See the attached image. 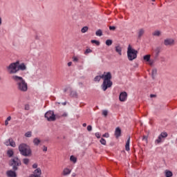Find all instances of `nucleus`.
Segmentation results:
<instances>
[{
    "mask_svg": "<svg viewBox=\"0 0 177 177\" xmlns=\"http://www.w3.org/2000/svg\"><path fill=\"white\" fill-rule=\"evenodd\" d=\"M165 174L166 177H171L174 175L172 171H171L169 170H165Z\"/></svg>",
    "mask_w": 177,
    "mask_h": 177,
    "instance_id": "4be33fe9",
    "label": "nucleus"
},
{
    "mask_svg": "<svg viewBox=\"0 0 177 177\" xmlns=\"http://www.w3.org/2000/svg\"><path fill=\"white\" fill-rule=\"evenodd\" d=\"M2 24V19L0 17V26Z\"/></svg>",
    "mask_w": 177,
    "mask_h": 177,
    "instance_id": "603ef678",
    "label": "nucleus"
},
{
    "mask_svg": "<svg viewBox=\"0 0 177 177\" xmlns=\"http://www.w3.org/2000/svg\"><path fill=\"white\" fill-rule=\"evenodd\" d=\"M62 117H67V113H64L62 115Z\"/></svg>",
    "mask_w": 177,
    "mask_h": 177,
    "instance_id": "8fccbe9b",
    "label": "nucleus"
},
{
    "mask_svg": "<svg viewBox=\"0 0 177 177\" xmlns=\"http://www.w3.org/2000/svg\"><path fill=\"white\" fill-rule=\"evenodd\" d=\"M106 45L107 46H111V45H113V40H111V39H107V40L106 41Z\"/></svg>",
    "mask_w": 177,
    "mask_h": 177,
    "instance_id": "a878e982",
    "label": "nucleus"
},
{
    "mask_svg": "<svg viewBox=\"0 0 177 177\" xmlns=\"http://www.w3.org/2000/svg\"><path fill=\"white\" fill-rule=\"evenodd\" d=\"M10 120H12V117L11 116H8L7 118V119L5 121V125L6 127H8V125H9V121H10Z\"/></svg>",
    "mask_w": 177,
    "mask_h": 177,
    "instance_id": "bb28decb",
    "label": "nucleus"
},
{
    "mask_svg": "<svg viewBox=\"0 0 177 177\" xmlns=\"http://www.w3.org/2000/svg\"><path fill=\"white\" fill-rule=\"evenodd\" d=\"M87 131H88L89 132H91V131H92V126L88 125V126L87 127Z\"/></svg>",
    "mask_w": 177,
    "mask_h": 177,
    "instance_id": "ea45409f",
    "label": "nucleus"
},
{
    "mask_svg": "<svg viewBox=\"0 0 177 177\" xmlns=\"http://www.w3.org/2000/svg\"><path fill=\"white\" fill-rule=\"evenodd\" d=\"M100 142L101 145L106 146V140H104V138H101Z\"/></svg>",
    "mask_w": 177,
    "mask_h": 177,
    "instance_id": "72a5a7b5",
    "label": "nucleus"
},
{
    "mask_svg": "<svg viewBox=\"0 0 177 177\" xmlns=\"http://www.w3.org/2000/svg\"><path fill=\"white\" fill-rule=\"evenodd\" d=\"M127 57L130 62L135 60L138 57V50L132 48L131 45H129L127 48Z\"/></svg>",
    "mask_w": 177,
    "mask_h": 177,
    "instance_id": "20e7f679",
    "label": "nucleus"
},
{
    "mask_svg": "<svg viewBox=\"0 0 177 177\" xmlns=\"http://www.w3.org/2000/svg\"><path fill=\"white\" fill-rule=\"evenodd\" d=\"M91 44H95L97 46H99L100 45V41L97 40H91Z\"/></svg>",
    "mask_w": 177,
    "mask_h": 177,
    "instance_id": "2f4dec72",
    "label": "nucleus"
},
{
    "mask_svg": "<svg viewBox=\"0 0 177 177\" xmlns=\"http://www.w3.org/2000/svg\"><path fill=\"white\" fill-rule=\"evenodd\" d=\"M17 68L18 71H26V70H27V66H26V64L21 63L17 65Z\"/></svg>",
    "mask_w": 177,
    "mask_h": 177,
    "instance_id": "ddd939ff",
    "label": "nucleus"
},
{
    "mask_svg": "<svg viewBox=\"0 0 177 177\" xmlns=\"http://www.w3.org/2000/svg\"><path fill=\"white\" fill-rule=\"evenodd\" d=\"M130 143H131V137H129V138L127 140L126 145H125V150L127 151H129V150H130V148H129Z\"/></svg>",
    "mask_w": 177,
    "mask_h": 177,
    "instance_id": "a211bd4d",
    "label": "nucleus"
},
{
    "mask_svg": "<svg viewBox=\"0 0 177 177\" xmlns=\"http://www.w3.org/2000/svg\"><path fill=\"white\" fill-rule=\"evenodd\" d=\"M95 35H97V37H102V35H103V32L102 30L99 29L95 32Z\"/></svg>",
    "mask_w": 177,
    "mask_h": 177,
    "instance_id": "b1692460",
    "label": "nucleus"
},
{
    "mask_svg": "<svg viewBox=\"0 0 177 177\" xmlns=\"http://www.w3.org/2000/svg\"><path fill=\"white\" fill-rule=\"evenodd\" d=\"M150 97H156V95H153V94H151V95H150Z\"/></svg>",
    "mask_w": 177,
    "mask_h": 177,
    "instance_id": "3c124183",
    "label": "nucleus"
},
{
    "mask_svg": "<svg viewBox=\"0 0 177 177\" xmlns=\"http://www.w3.org/2000/svg\"><path fill=\"white\" fill-rule=\"evenodd\" d=\"M11 79L16 84L17 89H18V91H20V92H27V91L28 90V86L23 77L13 75L11 77Z\"/></svg>",
    "mask_w": 177,
    "mask_h": 177,
    "instance_id": "f03ea898",
    "label": "nucleus"
},
{
    "mask_svg": "<svg viewBox=\"0 0 177 177\" xmlns=\"http://www.w3.org/2000/svg\"><path fill=\"white\" fill-rule=\"evenodd\" d=\"M88 30V26H84L82 28L81 32H82V34H85V32H86Z\"/></svg>",
    "mask_w": 177,
    "mask_h": 177,
    "instance_id": "c85d7f7f",
    "label": "nucleus"
},
{
    "mask_svg": "<svg viewBox=\"0 0 177 177\" xmlns=\"http://www.w3.org/2000/svg\"><path fill=\"white\" fill-rule=\"evenodd\" d=\"M32 168H34L35 169H37L38 168V164H37V163L33 164Z\"/></svg>",
    "mask_w": 177,
    "mask_h": 177,
    "instance_id": "58836bf2",
    "label": "nucleus"
},
{
    "mask_svg": "<svg viewBox=\"0 0 177 177\" xmlns=\"http://www.w3.org/2000/svg\"><path fill=\"white\" fill-rule=\"evenodd\" d=\"M152 35L153 37H161V31L160 30H155L153 33Z\"/></svg>",
    "mask_w": 177,
    "mask_h": 177,
    "instance_id": "412c9836",
    "label": "nucleus"
},
{
    "mask_svg": "<svg viewBox=\"0 0 177 177\" xmlns=\"http://www.w3.org/2000/svg\"><path fill=\"white\" fill-rule=\"evenodd\" d=\"M43 151H48V147H44Z\"/></svg>",
    "mask_w": 177,
    "mask_h": 177,
    "instance_id": "de8ad7c7",
    "label": "nucleus"
},
{
    "mask_svg": "<svg viewBox=\"0 0 177 177\" xmlns=\"http://www.w3.org/2000/svg\"><path fill=\"white\" fill-rule=\"evenodd\" d=\"M45 118H46L48 121H55L56 120V116L55 115V113L53 111H48L45 113Z\"/></svg>",
    "mask_w": 177,
    "mask_h": 177,
    "instance_id": "0eeeda50",
    "label": "nucleus"
},
{
    "mask_svg": "<svg viewBox=\"0 0 177 177\" xmlns=\"http://www.w3.org/2000/svg\"><path fill=\"white\" fill-rule=\"evenodd\" d=\"M156 73H157V70H156V69L152 70V74L153 75L156 74Z\"/></svg>",
    "mask_w": 177,
    "mask_h": 177,
    "instance_id": "a18cd8bd",
    "label": "nucleus"
},
{
    "mask_svg": "<svg viewBox=\"0 0 177 177\" xmlns=\"http://www.w3.org/2000/svg\"><path fill=\"white\" fill-rule=\"evenodd\" d=\"M13 154H15V152H13V150L12 149H9L7 151V155L8 156V157H13Z\"/></svg>",
    "mask_w": 177,
    "mask_h": 177,
    "instance_id": "5701e85b",
    "label": "nucleus"
},
{
    "mask_svg": "<svg viewBox=\"0 0 177 177\" xmlns=\"http://www.w3.org/2000/svg\"><path fill=\"white\" fill-rule=\"evenodd\" d=\"M71 96H72V97H77L78 93H77V91H71Z\"/></svg>",
    "mask_w": 177,
    "mask_h": 177,
    "instance_id": "cd10ccee",
    "label": "nucleus"
},
{
    "mask_svg": "<svg viewBox=\"0 0 177 177\" xmlns=\"http://www.w3.org/2000/svg\"><path fill=\"white\" fill-rule=\"evenodd\" d=\"M101 79L104 80L101 86L102 89L104 91V92H106L108 88H111L113 86V82H111V73L108 72L105 75H97L94 78V81L95 82H99Z\"/></svg>",
    "mask_w": 177,
    "mask_h": 177,
    "instance_id": "f257e3e1",
    "label": "nucleus"
},
{
    "mask_svg": "<svg viewBox=\"0 0 177 177\" xmlns=\"http://www.w3.org/2000/svg\"><path fill=\"white\" fill-rule=\"evenodd\" d=\"M168 136V133L167 132H162L158 136V139L156 140V143H161L162 142V139L167 138Z\"/></svg>",
    "mask_w": 177,
    "mask_h": 177,
    "instance_id": "9d476101",
    "label": "nucleus"
},
{
    "mask_svg": "<svg viewBox=\"0 0 177 177\" xmlns=\"http://www.w3.org/2000/svg\"><path fill=\"white\" fill-rule=\"evenodd\" d=\"M71 174V169L68 167H66L62 171V175L63 176H67Z\"/></svg>",
    "mask_w": 177,
    "mask_h": 177,
    "instance_id": "4468645a",
    "label": "nucleus"
},
{
    "mask_svg": "<svg viewBox=\"0 0 177 177\" xmlns=\"http://www.w3.org/2000/svg\"><path fill=\"white\" fill-rule=\"evenodd\" d=\"M71 64H73V62H70L68 63V67L71 66Z\"/></svg>",
    "mask_w": 177,
    "mask_h": 177,
    "instance_id": "09e8293b",
    "label": "nucleus"
},
{
    "mask_svg": "<svg viewBox=\"0 0 177 177\" xmlns=\"http://www.w3.org/2000/svg\"><path fill=\"white\" fill-rule=\"evenodd\" d=\"M144 35H145V29L144 28L139 29L138 32V38H142V37H143Z\"/></svg>",
    "mask_w": 177,
    "mask_h": 177,
    "instance_id": "6ab92c4d",
    "label": "nucleus"
},
{
    "mask_svg": "<svg viewBox=\"0 0 177 177\" xmlns=\"http://www.w3.org/2000/svg\"><path fill=\"white\" fill-rule=\"evenodd\" d=\"M42 170L41 168L36 169L33 173L30 176V177H42Z\"/></svg>",
    "mask_w": 177,
    "mask_h": 177,
    "instance_id": "1a4fd4ad",
    "label": "nucleus"
},
{
    "mask_svg": "<svg viewBox=\"0 0 177 177\" xmlns=\"http://www.w3.org/2000/svg\"><path fill=\"white\" fill-rule=\"evenodd\" d=\"M148 64H149V66H153V64H154V61L152 60V59H150V60L148 62Z\"/></svg>",
    "mask_w": 177,
    "mask_h": 177,
    "instance_id": "e433bc0d",
    "label": "nucleus"
},
{
    "mask_svg": "<svg viewBox=\"0 0 177 177\" xmlns=\"http://www.w3.org/2000/svg\"><path fill=\"white\" fill-rule=\"evenodd\" d=\"M6 146H11V147H15L16 146V142L13 140V138H9L4 142Z\"/></svg>",
    "mask_w": 177,
    "mask_h": 177,
    "instance_id": "9b49d317",
    "label": "nucleus"
},
{
    "mask_svg": "<svg viewBox=\"0 0 177 177\" xmlns=\"http://www.w3.org/2000/svg\"><path fill=\"white\" fill-rule=\"evenodd\" d=\"M17 66H19V61L11 63L7 66L6 68L8 74H17V73H19Z\"/></svg>",
    "mask_w": 177,
    "mask_h": 177,
    "instance_id": "39448f33",
    "label": "nucleus"
},
{
    "mask_svg": "<svg viewBox=\"0 0 177 177\" xmlns=\"http://www.w3.org/2000/svg\"><path fill=\"white\" fill-rule=\"evenodd\" d=\"M115 49V52H117V53H118V55H120V56H121L122 55V48H121V46H116Z\"/></svg>",
    "mask_w": 177,
    "mask_h": 177,
    "instance_id": "f3484780",
    "label": "nucleus"
},
{
    "mask_svg": "<svg viewBox=\"0 0 177 177\" xmlns=\"http://www.w3.org/2000/svg\"><path fill=\"white\" fill-rule=\"evenodd\" d=\"M108 114H109V111H107V110L102 111V115H104L105 117H107Z\"/></svg>",
    "mask_w": 177,
    "mask_h": 177,
    "instance_id": "c9c22d12",
    "label": "nucleus"
},
{
    "mask_svg": "<svg viewBox=\"0 0 177 177\" xmlns=\"http://www.w3.org/2000/svg\"><path fill=\"white\" fill-rule=\"evenodd\" d=\"M23 162L24 164H25L26 165H28V162H30V160L28 158H24L23 160Z\"/></svg>",
    "mask_w": 177,
    "mask_h": 177,
    "instance_id": "473e14b6",
    "label": "nucleus"
},
{
    "mask_svg": "<svg viewBox=\"0 0 177 177\" xmlns=\"http://www.w3.org/2000/svg\"><path fill=\"white\" fill-rule=\"evenodd\" d=\"M103 138H109L110 137V134H109V133H105L104 134H103Z\"/></svg>",
    "mask_w": 177,
    "mask_h": 177,
    "instance_id": "4c0bfd02",
    "label": "nucleus"
},
{
    "mask_svg": "<svg viewBox=\"0 0 177 177\" xmlns=\"http://www.w3.org/2000/svg\"><path fill=\"white\" fill-rule=\"evenodd\" d=\"M33 143L35 146H39V143H41V140L38 138H35L33 139Z\"/></svg>",
    "mask_w": 177,
    "mask_h": 177,
    "instance_id": "aec40b11",
    "label": "nucleus"
},
{
    "mask_svg": "<svg viewBox=\"0 0 177 177\" xmlns=\"http://www.w3.org/2000/svg\"><path fill=\"white\" fill-rule=\"evenodd\" d=\"M25 110H30V106H28V105H26Z\"/></svg>",
    "mask_w": 177,
    "mask_h": 177,
    "instance_id": "49530a36",
    "label": "nucleus"
},
{
    "mask_svg": "<svg viewBox=\"0 0 177 177\" xmlns=\"http://www.w3.org/2000/svg\"><path fill=\"white\" fill-rule=\"evenodd\" d=\"M142 140H144L145 142H147V136H144L142 138Z\"/></svg>",
    "mask_w": 177,
    "mask_h": 177,
    "instance_id": "37998d69",
    "label": "nucleus"
},
{
    "mask_svg": "<svg viewBox=\"0 0 177 177\" xmlns=\"http://www.w3.org/2000/svg\"><path fill=\"white\" fill-rule=\"evenodd\" d=\"M25 136H26V138H31V136H32V132H31V131H27V132L25 133Z\"/></svg>",
    "mask_w": 177,
    "mask_h": 177,
    "instance_id": "c756f323",
    "label": "nucleus"
},
{
    "mask_svg": "<svg viewBox=\"0 0 177 177\" xmlns=\"http://www.w3.org/2000/svg\"><path fill=\"white\" fill-rule=\"evenodd\" d=\"M88 53H92V50H91V48L86 49L84 52V55H88Z\"/></svg>",
    "mask_w": 177,
    "mask_h": 177,
    "instance_id": "f704fd0d",
    "label": "nucleus"
},
{
    "mask_svg": "<svg viewBox=\"0 0 177 177\" xmlns=\"http://www.w3.org/2000/svg\"><path fill=\"white\" fill-rule=\"evenodd\" d=\"M6 176L8 177H17V174L12 170H8L6 171Z\"/></svg>",
    "mask_w": 177,
    "mask_h": 177,
    "instance_id": "2eb2a0df",
    "label": "nucleus"
},
{
    "mask_svg": "<svg viewBox=\"0 0 177 177\" xmlns=\"http://www.w3.org/2000/svg\"><path fill=\"white\" fill-rule=\"evenodd\" d=\"M115 136L117 138H118L120 136H121V129H120V127H117L115 129Z\"/></svg>",
    "mask_w": 177,
    "mask_h": 177,
    "instance_id": "dca6fc26",
    "label": "nucleus"
},
{
    "mask_svg": "<svg viewBox=\"0 0 177 177\" xmlns=\"http://www.w3.org/2000/svg\"><path fill=\"white\" fill-rule=\"evenodd\" d=\"M62 104H63V106H66V104H67V102H65L62 103Z\"/></svg>",
    "mask_w": 177,
    "mask_h": 177,
    "instance_id": "864d4df0",
    "label": "nucleus"
},
{
    "mask_svg": "<svg viewBox=\"0 0 177 177\" xmlns=\"http://www.w3.org/2000/svg\"><path fill=\"white\" fill-rule=\"evenodd\" d=\"M83 127H86V123H84Z\"/></svg>",
    "mask_w": 177,
    "mask_h": 177,
    "instance_id": "5fc2aeb1",
    "label": "nucleus"
},
{
    "mask_svg": "<svg viewBox=\"0 0 177 177\" xmlns=\"http://www.w3.org/2000/svg\"><path fill=\"white\" fill-rule=\"evenodd\" d=\"M95 136H96V138H97V139H100V133H95Z\"/></svg>",
    "mask_w": 177,
    "mask_h": 177,
    "instance_id": "a19ab883",
    "label": "nucleus"
},
{
    "mask_svg": "<svg viewBox=\"0 0 177 177\" xmlns=\"http://www.w3.org/2000/svg\"><path fill=\"white\" fill-rule=\"evenodd\" d=\"M73 62H78V57H73Z\"/></svg>",
    "mask_w": 177,
    "mask_h": 177,
    "instance_id": "c03bdc74",
    "label": "nucleus"
},
{
    "mask_svg": "<svg viewBox=\"0 0 177 177\" xmlns=\"http://www.w3.org/2000/svg\"><path fill=\"white\" fill-rule=\"evenodd\" d=\"M19 150L21 156H24V157H29V156H31V148L25 143L21 144L19 146Z\"/></svg>",
    "mask_w": 177,
    "mask_h": 177,
    "instance_id": "7ed1b4c3",
    "label": "nucleus"
},
{
    "mask_svg": "<svg viewBox=\"0 0 177 177\" xmlns=\"http://www.w3.org/2000/svg\"><path fill=\"white\" fill-rule=\"evenodd\" d=\"M164 45L165 46H174L175 45V40L171 38L165 39L164 40Z\"/></svg>",
    "mask_w": 177,
    "mask_h": 177,
    "instance_id": "6e6552de",
    "label": "nucleus"
},
{
    "mask_svg": "<svg viewBox=\"0 0 177 177\" xmlns=\"http://www.w3.org/2000/svg\"><path fill=\"white\" fill-rule=\"evenodd\" d=\"M10 165L12 167L13 171H17V167H20V165H21V161H20L19 158L15 157L11 160Z\"/></svg>",
    "mask_w": 177,
    "mask_h": 177,
    "instance_id": "423d86ee",
    "label": "nucleus"
},
{
    "mask_svg": "<svg viewBox=\"0 0 177 177\" xmlns=\"http://www.w3.org/2000/svg\"><path fill=\"white\" fill-rule=\"evenodd\" d=\"M109 30L114 31V30H115V26H109Z\"/></svg>",
    "mask_w": 177,
    "mask_h": 177,
    "instance_id": "79ce46f5",
    "label": "nucleus"
},
{
    "mask_svg": "<svg viewBox=\"0 0 177 177\" xmlns=\"http://www.w3.org/2000/svg\"><path fill=\"white\" fill-rule=\"evenodd\" d=\"M150 57H151L150 55H147L143 57V59L145 60V62H150Z\"/></svg>",
    "mask_w": 177,
    "mask_h": 177,
    "instance_id": "393cba45",
    "label": "nucleus"
},
{
    "mask_svg": "<svg viewBox=\"0 0 177 177\" xmlns=\"http://www.w3.org/2000/svg\"><path fill=\"white\" fill-rule=\"evenodd\" d=\"M152 1V2H154V1H156V0H151Z\"/></svg>",
    "mask_w": 177,
    "mask_h": 177,
    "instance_id": "6e6d98bb",
    "label": "nucleus"
},
{
    "mask_svg": "<svg viewBox=\"0 0 177 177\" xmlns=\"http://www.w3.org/2000/svg\"><path fill=\"white\" fill-rule=\"evenodd\" d=\"M127 97H128V94L125 91L120 93L119 95V100L120 102H125Z\"/></svg>",
    "mask_w": 177,
    "mask_h": 177,
    "instance_id": "f8f14e48",
    "label": "nucleus"
},
{
    "mask_svg": "<svg viewBox=\"0 0 177 177\" xmlns=\"http://www.w3.org/2000/svg\"><path fill=\"white\" fill-rule=\"evenodd\" d=\"M70 160L72 161L74 164L77 162V158H75L74 156H71L70 158Z\"/></svg>",
    "mask_w": 177,
    "mask_h": 177,
    "instance_id": "7c9ffc66",
    "label": "nucleus"
}]
</instances>
